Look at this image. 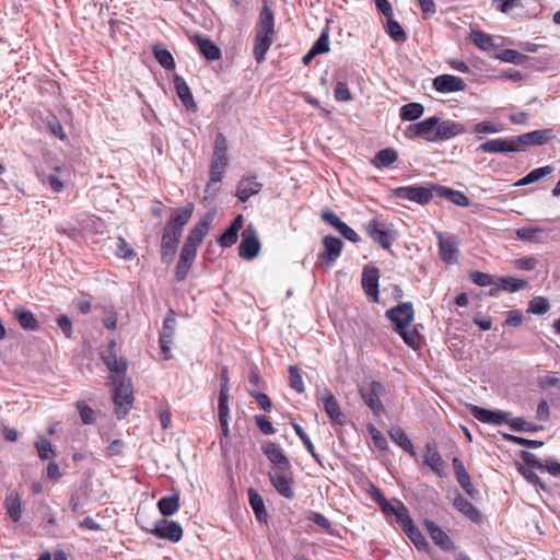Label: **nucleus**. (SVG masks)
I'll return each mask as SVG.
<instances>
[{
    "mask_svg": "<svg viewBox=\"0 0 560 560\" xmlns=\"http://www.w3.org/2000/svg\"><path fill=\"white\" fill-rule=\"evenodd\" d=\"M387 319L390 322L393 330L411 349L419 348L421 335L415 320V308L411 302H400L396 306L387 310Z\"/></svg>",
    "mask_w": 560,
    "mask_h": 560,
    "instance_id": "1",
    "label": "nucleus"
},
{
    "mask_svg": "<svg viewBox=\"0 0 560 560\" xmlns=\"http://www.w3.org/2000/svg\"><path fill=\"white\" fill-rule=\"evenodd\" d=\"M275 16L267 5L262 8L255 27L254 58L257 62L265 60L266 54L273 43Z\"/></svg>",
    "mask_w": 560,
    "mask_h": 560,
    "instance_id": "2",
    "label": "nucleus"
},
{
    "mask_svg": "<svg viewBox=\"0 0 560 560\" xmlns=\"http://www.w3.org/2000/svg\"><path fill=\"white\" fill-rule=\"evenodd\" d=\"M116 341L112 340L107 348L101 352V359L107 366L110 378H124L127 370V361L118 357L115 350Z\"/></svg>",
    "mask_w": 560,
    "mask_h": 560,
    "instance_id": "3",
    "label": "nucleus"
},
{
    "mask_svg": "<svg viewBox=\"0 0 560 560\" xmlns=\"http://www.w3.org/2000/svg\"><path fill=\"white\" fill-rule=\"evenodd\" d=\"M435 194L433 186H406L393 190L392 196L396 199L413 201L420 205L429 203Z\"/></svg>",
    "mask_w": 560,
    "mask_h": 560,
    "instance_id": "4",
    "label": "nucleus"
},
{
    "mask_svg": "<svg viewBox=\"0 0 560 560\" xmlns=\"http://www.w3.org/2000/svg\"><path fill=\"white\" fill-rule=\"evenodd\" d=\"M113 383L115 385L113 400L116 406V415L118 418H122L132 405V393L130 385L124 378H114Z\"/></svg>",
    "mask_w": 560,
    "mask_h": 560,
    "instance_id": "5",
    "label": "nucleus"
},
{
    "mask_svg": "<svg viewBox=\"0 0 560 560\" xmlns=\"http://www.w3.org/2000/svg\"><path fill=\"white\" fill-rule=\"evenodd\" d=\"M439 124V117H429L420 122L411 124L406 128L405 135L407 138H422L430 142H435V129Z\"/></svg>",
    "mask_w": 560,
    "mask_h": 560,
    "instance_id": "6",
    "label": "nucleus"
},
{
    "mask_svg": "<svg viewBox=\"0 0 560 560\" xmlns=\"http://www.w3.org/2000/svg\"><path fill=\"white\" fill-rule=\"evenodd\" d=\"M260 242L256 229L249 224L242 234V241L240 244V256L242 258L252 260L259 254Z\"/></svg>",
    "mask_w": 560,
    "mask_h": 560,
    "instance_id": "7",
    "label": "nucleus"
},
{
    "mask_svg": "<svg viewBox=\"0 0 560 560\" xmlns=\"http://www.w3.org/2000/svg\"><path fill=\"white\" fill-rule=\"evenodd\" d=\"M470 415L483 423H490L500 425L504 422H509L510 413L505 411L500 410H489L476 405H468L467 406Z\"/></svg>",
    "mask_w": 560,
    "mask_h": 560,
    "instance_id": "8",
    "label": "nucleus"
},
{
    "mask_svg": "<svg viewBox=\"0 0 560 560\" xmlns=\"http://www.w3.org/2000/svg\"><path fill=\"white\" fill-rule=\"evenodd\" d=\"M343 244L340 238L335 236H325L323 240V250L318 254V260L330 267L340 256Z\"/></svg>",
    "mask_w": 560,
    "mask_h": 560,
    "instance_id": "9",
    "label": "nucleus"
},
{
    "mask_svg": "<svg viewBox=\"0 0 560 560\" xmlns=\"http://www.w3.org/2000/svg\"><path fill=\"white\" fill-rule=\"evenodd\" d=\"M380 270L373 266H365L362 271V288L369 300L378 302Z\"/></svg>",
    "mask_w": 560,
    "mask_h": 560,
    "instance_id": "10",
    "label": "nucleus"
},
{
    "mask_svg": "<svg viewBox=\"0 0 560 560\" xmlns=\"http://www.w3.org/2000/svg\"><path fill=\"white\" fill-rule=\"evenodd\" d=\"M152 534L161 539L177 542L183 537V528L177 522L163 518L155 524Z\"/></svg>",
    "mask_w": 560,
    "mask_h": 560,
    "instance_id": "11",
    "label": "nucleus"
},
{
    "mask_svg": "<svg viewBox=\"0 0 560 560\" xmlns=\"http://www.w3.org/2000/svg\"><path fill=\"white\" fill-rule=\"evenodd\" d=\"M432 86L440 93L448 94L464 91L466 89V83L459 77L452 74H441L433 79Z\"/></svg>",
    "mask_w": 560,
    "mask_h": 560,
    "instance_id": "12",
    "label": "nucleus"
},
{
    "mask_svg": "<svg viewBox=\"0 0 560 560\" xmlns=\"http://www.w3.org/2000/svg\"><path fill=\"white\" fill-rule=\"evenodd\" d=\"M271 485L279 494L287 499H292L294 491L292 488V477L290 470H271L269 472Z\"/></svg>",
    "mask_w": 560,
    "mask_h": 560,
    "instance_id": "13",
    "label": "nucleus"
},
{
    "mask_svg": "<svg viewBox=\"0 0 560 560\" xmlns=\"http://www.w3.org/2000/svg\"><path fill=\"white\" fill-rule=\"evenodd\" d=\"M176 319L173 312L164 319L163 331L160 336L161 353L164 360L172 358L171 347L175 335Z\"/></svg>",
    "mask_w": 560,
    "mask_h": 560,
    "instance_id": "14",
    "label": "nucleus"
},
{
    "mask_svg": "<svg viewBox=\"0 0 560 560\" xmlns=\"http://www.w3.org/2000/svg\"><path fill=\"white\" fill-rule=\"evenodd\" d=\"M180 236V232L165 225L161 242V258L164 262H168L173 259Z\"/></svg>",
    "mask_w": 560,
    "mask_h": 560,
    "instance_id": "15",
    "label": "nucleus"
},
{
    "mask_svg": "<svg viewBox=\"0 0 560 560\" xmlns=\"http://www.w3.org/2000/svg\"><path fill=\"white\" fill-rule=\"evenodd\" d=\"M381 390L382 385L376 382L363 384L360 388V394L364 402L373 410L375 415H380L383 410V406L378 397Z\"/></svg>",
    "mask_w": 560,
    "mask_h": 560,
    "instance_id": "16",
    "label": "nucleus"
},
{
    "mask_svg": "<svg viewBox=\"0 0 560 560\" xmlns=\"http://www.w3.org/2000/svg\"><path fill=\"white\" fill-rule=\"evenodd\" d=\"M389 514L395 516V522L402 532L415 524L407 506L399 500H387V516Z\"/></svg>",
    "mask_w": 560,
    "mask_h": 560,
    "instance_id": "17",
    "label": "nucleus"
},
{
    "mask_svg": "<svg viewBox=\"0 0 560 560\" xmlns=\"http://www.w3.org/2000/svg\"><path fill=\"white\" fill-rule=\"evenodd\" d=\"M517 142L514 138L510 139H492L481 143L478 148L479 151L485 153H509L518 152Z\"/></svg>",
    "mask_w": 560,
    "mask_h": 560,
    "instance_id": "18",
    "label": "nucleus"
},
{
    "mask_svg": "<svg viewBox=\"0 0 560 560\" xmlns=\"http://www.w3.org/2000/svg\"><path fill=\"white\" fill-rule=\"evenodd\" d=\"M552 138V131L550 129L534 130L527 133H523L515 137L517 142L518 152L525 145H541L547 143Z\"/></svg>",
    "mask_w": 560,
    "mask_h": 560,
    "instance_id": "19",
    "label": "nucleus"
},
{
    "mask_svg": "<svg viewBox=\"0 0 560 560\" xmlns=\"http://www.w3.org/2000/svg\"><path fill=\"white\" fill-rule=\"evenodd\" d=\"M262 188V184L259 183L255 176H243L236 187V197L245 202L252 196L257 195Z\"/></svg>",
    "mask_w": 560,
    "mask_h": 560,
    "instance_id": "20",
    "label": "nucleus"
},
{
    "mask_svg": "<svg viewBox=\"0 0 560 560\" xmlns=\"http://www.w3.org/2000/svg\"><path fill=\"white\" fill-rule=\"evenodd\" d=\"M423 464L428 466L436 475L442 476L444 472V462L439 453L438 446L433 442L425 444V453L423 456Z\"/></svg>",
    "mask_w": 560,
    "mask_h": 560,
    "instance_id": "21",
    "label": "nucleus"
},
{
    "mask_svg": "<svg viewBox=\"0 0 560 560\" xmlns=\"http://www.w3.org/2000/svg\"><path fill=\"white\" fill-rule=\"evenodd\" d=\"M424 525L431 539L436 546L445 551H451L454 549V544L448 535L433 521L425 520Z\"/></svg>",
    "mask_w": 560,
    "mask_h": 560,
    "instance_id": "22",
    "label": "nucleus"
},
{
    "mask_svg": "<svg viewBox=\"0 0 560 560\" xmlns=\"http://www.w3.org/2000/svg\"><path fill=\"white\" fill-rule=\"evenodd\" d=\"M267 458L273 464L272 470H290L291 465L282 450L275 443H268L264 447Z\"/></svg>",
    "mask_w": 560,
    "mask_h": 560,
    "instance_id": "23",
    "label": "nucleus"
},
{
    "mask_svg": "<svg viewBox=\"0 0 560 560\" xmlns=\"http://www.w3.org/2000/svg\"><path fill=\"white\" fill-rule=\"evenodd\" d=\"M194 212V205L187 203L184 207L175 209L170 220L166 223V226H171L173 230L177 232H183V228L188 223Z\"/></svg>",
    "mask_w": 560,
    "mask_h": 560,
    "instance_id": "24",
    "label": "nucleus"
},
{
    "mask_svg": "<svg viewBox=\"0 0 560 560\" xmlns=\"http://www.w3.org/2000/svg\"><path fill=\"white\" fill-rule=\"evenodd\" d=\"M465 131L464 127L452 120H440L435 129L436 141L448 140L455 136L462 135Z\"/></svg>",
    "mask_w": 560,
    "mask_h": 560,
    "instance_id": "25",
    "label": "nucleus"
},
{
    "mask_svg": "<svg viewBox=\"0 0 560 560\" xmlns=\"http://www.w3.org/2000/svg\"><path fill=\"white\" fill-rule=\"evenodd\" d=\"M320 398L324 404V409L327 416L330 418V420L336 423H341L342 412L340 410L339 404L337 402L331 392L325 388L324 392L322 393Z\"/></svg>",
    "mask_w": 560,
    "mask_h": 560,
    "instance_id": "26",
    "label": "nucleus"
},
{
    "mask_svg": "<svg viewBox=\"0 0 560 560\" xmlns=\"http://www.w3.org/2000/svg\"><path fill=\"white\" fill-rule=\"evenodd\" d=\"M211 221L212 215L210 214L200 220L190 231L186 238V243L198 247L202 243L205 236L208 234Z\"/></svg>",
    "mask_w": 560,
    "mask_h": 560,
    "instance_id": "27",
    "label": "nucleus"
},
{
    "mask_svg": "<svg viewBox=\"0 0 560 560\" xmlns=\"http://www.w3.org/2000/svg\"><path fill=\"white\" fill-rule=\"evenodd\" d=\"M453 505L458 512L464 514L471 522L479 523L481 521L480 512L471 502H469L462 494L457 493V495L454 499Z\"/></svg>",
    "mask_w": 560,
    "mask_h": 560,
    "instance_id": "28",
    "label": "nucleus"
},
{
    "mask_svg": "<svg viewBox=\"0 0 560 560\" xmlns=\"http://www.w3.org/2000/svg\"><path fill=\"white\" fill-rule=\"evenodd\" d=\"M435 194L439 197L445 198L454 205L467 207L469 205L468 197L459 190H454L444 186H433Z\"/></svg>",
    "mask_w": 560,
    "mask_h": 560,
    "instance_id": "29",
    "label": "nucleus"
},
{
    "mask_svg": "<svg viewBox=\"0 0 560 560\" xmlns=\"http://www.w3.org/2000/svg\"><path fill=\"white\" fill-rule=\"evenodd\" d=\"M387 433L389 434L390 440L401 450L410 454L413 458L417 457L413 444L402 429L392 428Z\"/></svg>",
    "mask_w": 560,
    "mask_h": 560,
    "instance_id": "30",
    "label": "nucleus"
},
{
    "mask_svg": "<svg viewBox=\"0 0 560 560\" xmlns=\"http://www.w3.org/2000/svg\"><path fill=\"white\" fill-rule=\"evenodd\" d=\"M174 85H175L177 96L179 97V100L182 101L184 106L187 109H195L196 103L194 101L192 94H191L190 89L187 85L186 81L182 77L176 75L174 78Z\"/></svg>",
    "mask_w": 560,
    "mask_h": 560,
    "instance_id": "31",
    "label": "nucleus"
},
{
    "mask_svg": "<svg viewBox=\"0 0 560 560\" xmlns=\"http://www.w3.org/2000/svg\"><path fill=\"white\" fill-rule=\"evenodd\" d=\"M243 215H237L231 226L220 236L219 243L223 247H230L237 241L240 230L243 228Z\"/></svg>",
    "mask_w": 560,
    "mask_h": 560,
    "instance_id": "32",
    "label": "nucleus"
},
{
    "mask_svg": "<svg viewBox=\"0 0 560 560\" xmlns=\"http://www.w3.org/2000/svg\"><path fill=\"white\" fill-rule=\"evenodd\" d=\"M14 317L19 322L20 326L25 330L36 331L39 329L38 320L28 310L16 308L14 311Z\"/></svg>",
    "mask_w": 560,
    "mask_h": 560,
    "instance_id": "33",
    "label": "nucleus"
},
{
    "mask_svg": "<svg viewBox=\"0 0 560 560\" xmlns=\"http://www.w3.org/2000/svg\"><path fill=\"white\" fill-rule=\"evenodd\" d=\"M196 44L200 50V52L208 60H218L221 57L220 48L209 38L196 36Z\"/></svg>",
    "mask_w": 560,
    "mask_h": 560,
    "instance_id": "34",
    "label": "nucleus"
},
{
    "mask_svg": "<svg viewBox=\"0 0 560 560\" xmlns=\"http://www.w3.org/2000/svg\"><path fill=\"white\" fill-rule=\"evenodd\" d=\"M392 8L387 2V35L396 43H405L408 38L406 31L395 20L389 18Z\"/></svg>",
    "mask_w": 560,
    "mask_h": 560,
    "instance_id": "35",
    "label": "nucleus"
},
{
    "mask_svg": "<svg viewBox=\"0 0 560 560\" xmlns=\"http://www.w3.org/2000/svg\"><path fill=\"white\" fill-rule=\"evenodd\" d=\"M527 287V281L512 276L499 277L495 279V289L508 292H516Z\"/></svg>",
    "mask_w": 560,
    "mask_h": 560,
    "instance_id": "36",
    "label": "nucleus"
},
{
    "mask_svg": "<svg viewBox=\"0 0 560 560\" xmlns=\"http://www.w3.org/2000/svg\"><path fill=\"white\" fill-rule=\"evenodd\" d=\"M424 113V106L420 103H408L400 107L399 116L404 121H413L419 119Z\"/></svg>",
    "mask_w": 560,
    "mask_h": 560,
    "instance_id": "37",
    "label": "nucleus"
},
{
    "mask_svg": "<svg viewBox=\"0 0 560 560\" xmlns=\"http://www.w3.org/2000/svg\"><path fill=\"white\" fill-rule=\"evenodd\" d=\"M5 508L9 516L14 521H20L22 516L21 500L15 491H11L5 497Z\"/></svg>",
    "mask_w": 560,
    "mask_h": 560,
    "instance_id": "38",
    "label": "nucleus"
},
{
    "mask_svg": "<svg viewBox=\"0 0 560 560\" xmlns=\"http://www.w3.org/2000/svg\"><path fill=\"white\" fill-rule=\"evenodd\" d=\"M439 248L443 261L450 264L456 260L458 250L452 240H445L440 236Z\"/></svg>",
    "mask_w": 560,
    "mask_h": 560,
    "instance_id": "39",
    "label": "nucleus"
},
{
    "mask_svg": "<svg viewBox=\"0 0 560 560\" xmlns=\"http://www.w3.org/2000/svg\"><path fill=\"white\" fill-rule=\"evenodd\" d=\"M158 508L163 516H171L179 509V495L163 497L158 502Z\"/></svg>",
    "mask_w": 560,
    "mask_h": 560,
    "instance_id": "40",
    "label": "nucleus"
},
{
    "mask_svg": "<svg viewBox=\"0 0 560 560\" xmlns=\"http://www.w3.org/2000/svg\"><path fill=\"white\" fill-rule=\"evenodd\" d=\"M248 497H249L250 506H252L256 517L259 521H266L267 512H266L265 502H264L261 495L254 489H249Z\"/></svg>",
    "mask_w": 560,
    "mask_h": 560,
    "instance_id": "41",
    "label": "nucleus"
},
{
    "mask_svg": "<svg viewBox=\"0 0 560 560\" xmlns=\"http://www.w3.org/2000/svg\"><path fill=\"white\" fill-rule=\"evenodd\" d=\"M156 61L166 70L175 68V61L172 54L161 44L155 45L153 48Z\"/></svg>",
    "mask_w": 560,
    "mask_h": 560,
    "instance_id": "42",
    "label": "nucleus"
},
{
    "mask_svg": "<svg viewBox=\"0 0 560 560\" xmlns=\"http://www.w3.org/2000/svg\"><path fill=\"white\" fill-rule=\"evenodd\" d=\"M228 164H229L228 154H221V153L213 152L212 161H211V165H210V174L223 177Z\"/></svg>",
    "mask_w": 560,
    "mask_h": 560,
    "instance_id": "43",
    "label": "nucleus"
},
{
    "mask_svg": "<svg viewBox=\"0 0 560 560\" xmlns=\"http://www.w3.org/2000/svg\"><path fill=\"white\" fill-rule=\"evenodd\" d=\"M544 232V229L537 226H524L516 230V236L518 240L530 243H539L540 240L537 236Z\"/></svg>",
    "mask_w": 560,
    "mask_h": 560,
    "instance_id": "44",
    "label": "nucleus"
},
{
    "mask_svg": "<svg viewBox=\"0 0 560 560\" xmlns=\"http://www.w3.org/2000/svg\"><path fill=\"white\" fill-rule=\"evenodd\" d=\"M35 448L40 459H48L56 455V451L51 443L46 438L43 436H39L35 441Z\"/></svg>",
    "mask_w": 560,
    "mask_h": 560,
    "instance_id": "45",
    "label": "nucleus"
},
{
    "mask_svg": "<svg viewBox=\"0 0 560 560\" xmlns=\"http://www.w3.org/2000/svg\"><path fill=\"white\" fill-rule=\"evenodd\" d=\"M470 39L482 50H490L493 47V39L482 31H471Z\"/></svg>",
    "mask_w": 560,
    "mask_h": 560,
    "instance_id": "46",
    "label": "nucleus"
},
{
    "mask_svg": "<svg viewBox=\"0 0 560 560\" xmlns=\"http://www.w3.org/2000/svg\"><path fill=\"white\" fill-rule=\"evenodd\" d=\"M404 533L419 550L425 549L428 547V542L424 536L421 534V532L415 524L408 526V528L404 530Z\"/></svg>",
    "mask_w": 560,
    "mask_h": 560,
    "instance_id": "47",
    "label": "nucleus"
},
{
    "mask_svg": "<svg viewBox=\"0 0 560 560\" xmlns=\"http://www.w3.org/2000/svg\"><path fill=\"white\" fill-rule=\"evenodd\" d=\"M550 310V304L548 300L544 296H536L530 300L528 305V312L536 314V315H542L546 314Z\"/></svg>",
    "mask_w": 560,
    "mask_h": 560,
    "instance_id": "48",
    "label": "nucleus"
},
{
    "mask_svg": "<svg viewBox=\"0 0 560 560\" xmlns=\"http://www.w3.org/2000/svg\"><path fill=\"white\" fill-rule=\"evenodd\" d=\"M499 58L504 62H510L514 65H523L528 59L527 56L514 49L502 50V52L499 55Z\"/></svg>",
    "mask_w": 560,
    "mask_h": 560,
    "instance_id": "49",
    "label": "nucleus"
},
{
    "mask_svg": "<svg viewBox=\"0 0 560 560\" xmlns=\"http://www.w3.org/2000/svg\"><path fill=\"white\" fill-rule=\"evenodd\" d=\"M508 423L510 424L512 430L517 432H535L541 429V427L537 424L527 422L524 418H515L512 420L509 419Z\"/></svg>",
    "mask_w": 560,
    "mask_h": 560,
    "instance_id": "50",
    "label": "nucleus"
},
{
    "mask_svg": "<svg viewBox=\"0 0 560 560\" xmlns=\"http://www.w3.org/2000/svg\"><path fill=\"white\" fill-rule=\"evenodd\" d=\"M219 421L220 420H229L230 409H229V394L228 389L221 388L219 394Z\"/></svg>",
    "mask_w": 560,
    "mask_h": 560,
    "instance_id": "51",
    "label": "nucleus"
},
{
    "mask_svg": "<svg viewBox=\"0 0 560 560\" xmlns=\"http://www.w3.org/2000/svg\"><path fill=\"white\" fill-rule=\"evenodd\" d=\"M289 376H290V386L298 393L304 392V383L302 380V375L299 369L294 365H290L289 368Z\"/></svg>",
    "mask_w": 560,
    "mask_h": 560,
    "instance_id": "52",
    "label": "nucleus"
},
{
    "mask_svg": "<svg viewBox=\"0 0 560 560\" xmlns=\"http://www.w3.org/2000/svg\"><path fill=\"white\" fill-rule=\"evenodd\" d=\"M292 427H293L295 433L298 434V436L301 439V441L303 442V444L307 448V451L312 454V456L316 460H318V456L315 453L314 445H313L312 441L310 440L308 435L306 434V432L303 430V428L300 424L295 423V422L292 423Z\"/></svg>",
    "mask_w": 560,
    "mask_h": 560,
    "instance_id": "53",
    "label": "nucleus"
},
{
    "mask_svg": "<svg viewBox=\"0 0 560 560\" xmlns=\"http://www.w3.org/2000/svg\"><path fill=\"white\" fill-rule=\"evenodd\" d=\"M222 179H223V177L210 174L209 182L205 189V194H206L205 198L206 199L213 198L218 194V191L220 190V184H221Z\"/></svg>",
    "mask_w": 560,
    "mask_h": 560,
    "instance_id": "54",
    "label": "nucleus"
},
{
    "mask_svg": "<svg viewBox=\"0 0 560 560\" xmlns=\"http://www.w3.org/2000/svg\"><path fill=\"white\" fill-rule=\"evenodd\" d=\"M77 408L79 410L81 420L85 424H91L94 422V411L91 407H89L84 401L80 400L77 402Z\"/></svg>",
    "mask_w": 560,
    "mask_h": 560,
    "instance_id": "55",
    "label": "nucleus"
},
{
    "mask_svg": "<svg viewBox=\"0 0 560 560\" xmlns=\"http://www.w3.org/2000/svg\"><path fill=\"white\" fill-rule=\"evenodd\" d=\"M312 48L319 55L329 51V35L328 30L325 28Z\"/></svg>",
    "mask_w": 560,
    "mask_h": 560,
    "instance_id": "56",
    "label": "nucleus"
},
{
    "mask_svg": "<svg viewBox=\"0 0 560 560\" xmlns=\"http://www.w3.org/2000/svg\"><path fill=\"white\" fill-rule=\"evenodd\" d=\"M471 281L479 285V287H488V285H495V280L492 278V276L481 272V271H474L470 273Z\"/></svg>",
    "mask_w": 560,
    "mask_h": 560,
    "instance_id": "57",
    "label": "nucleus"
},
{
    "mask_svg": "<svg viewBox=\"0 0 560 560\" xmlns=\"http://www.w3.org/2000/svg\"><path fill=\"white\" fill-rule=\"evenodd\" d=\"M504 439L506 441L513 442V443H515L517 445H523V446H527V447H530V448H537V447H540V446L544 445V443L541 441L528 440V439H525V438H521V436H516V435H511V434H505Z\"/></svg>",
    "mask_w": 560,
    "mask_h": 560,
    "instance_id": "58",
    "label": "nucleus"
},
{
    "mask_svg": "<svg viewBox=\"0 0 560 560\" xmlns=\"http://www.w3.org/2000/svg\"><path fill=\"white\" fill-rule=\"evenodd\" d=\"M474 131L477 133H497L502 131V128L492 121H481L474 126Z\"/></svg>",
    "mask_w": 560,
    "mask_h": 560,
    "instance_id": "59",
    "label": "nucleus"
},
{
    "mask_svg": "<svg viewBox=\"0 0 560 560\" xmlns=\"http://www.w3.org/2000/svg\"><path fill=\"white\" fill-rule=\"evenodd\" d=\"M335 98L338 102H349L352 100V94L345 82H338L335 88Z\"/></svg>",
    "mask_w": 560,
    "mask_h": 560,
    "instance_id": "60",
    "label": "nucleus"
},
{
    "mask_svg": "<svg viewBox=\"0 0 560 560\" xmlns=\"http://www.w3.org/2000/svg\"><path fill=\"white\" fill-rule=\"evenodd\" d=\"M368 431L371 435L374 446L381 452L385 451V439L383 438L382 432L373 424H368Z\"/></svg>",
    "mask_w": 560,
    "mask_h": 560,
    "instance_id": "61",
    "label": "nucleus"
},
{
    "mask_svg": "<svg viewBox=\"0 0 560 560\" xmlns=\"http://www.w3.org/2000/svg\"><path fill=\"white\" fill-rule=\"evenodd\" d=\"M537 264H538L537 259L532 256L523 257V258L516 259L514 261L515 268H517L520 270H527V271L534 270L536 268Z\"/></svg>",
    "mask_w": 560,
    "mask_h": 560,
    "instance_id": "62",
    "label": "nucleus"
},
{
    "mask_svg": "<svg viewBox=\"0 0 560 560\" xmlns=\"http://www.w3.org/2000/svg\"><path fill=\"white\" fill-rule=\"evenodd\" d=\"M196 255H197V246H194V245L185 242V244L182 248L180 255H179V259L183 261L192 264L196 258Z\"/></svg>",
    "mask_w": 560,
    "mask_h": 560,
    "instance_id": "63",
    "label": "nucleus"
},
{
    "mask_svg": "<svg viewBox=\"0 0 560 560\" xmlns=\"http://www.w3.org/2000/svg\"><path fill=\"white\" fill-rule=\"evenodd\" d=\"M116 254L118 257L124 258V259H130L135 255L132 248L129 247V245L127 244V242L124 237L118 238Z\"/></svg>",
    "mask_w": 560,
    "mask_h": 560,
    "instance_id": "64",
    "label": "nucleus"
}]
</instances>
